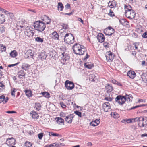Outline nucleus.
<instances>
[{
    "label": "nucleus",
    "mask_w": 147,
    "mask_h": 147,
    "mask_svg": "<svg viewBox=\"0 0 147 147\" xmlns=\"http://www.w3.org/2000/svg\"><path fill=\"white\" fill-rule=\"evenodd\" d=\"M49 136H60V135L59 134L56 133H53L52 132H49Z\"/></svg>",
    "instance_id": "473e14b6"
},
{
    "label": "nucleus",
    "mask_w": 147,
    "mask_h": 147,
    "mask_svg": "<svg viewBox=\"0 0 147 147\" xmlns=\"http://www.w3.org/2000/svg\"><path fill=\"white\" fill-rule=\"evenodd\" d=\"M86 53V56L84 58V59L85 60L88 58L89 56L88 55V53L86 51V52L85 53Z\"/></svg>",
    "instance_id": "e2e57ef3"
},
{
    "label": "nucleus",
    "mask_w": 147,
    "mask_h": 147,
    "mask_svg": "<svg viewBox=\"0 0 147 147\" xmlns=\"http://www.w3.org/2000/svg\"><path fill=\"white\" fill-rule=\"evenodd\" d=\"M26 53L27 54H28L29 55H30L31 57L34 55L33 53H32V51L30 49L28 50Z\"/></svg>",
    "instance_id": "e433bc0d"
},
{
    "label": "nucleus",
    "mask_w": 147,
    "mask_h": 147,
    "mask_svg": "<svg viewBox=\"0 0 147 147\" xmlns=\"http://www.w3.org/2000/svg\"><path fill=\"white\" fill-rule=\"evenodd\" d=\"M124 9L125 11V12L131 11L133 10L132 9L130 5H125Z\"/></svg>",
    "instance_id": "a878e982"
},
{
    "label": "nucleus",
    "mask_w": 147,
    "mask_h": 147,
    "mask_svg": "<svg viewBox=\"0 0 147 147\" xmlns=\"http://www.w3.org/2000/svg\"><path fill=\"white\" fill-rule=\"evenodd\" d=\"M72 49L74 53L77 55H83L86 52V49L84 47L77 43L73 46Z\"/></svg>",
    "instance_id": "f257e3e1"
},
{
    "label": "nucleus",
    "mask_w": 147,
    "mask_h": 147,
    "mask_svg": "<svg viewBox=\"0 0 147 147\" xmlns=\"http://www.w3.org/2000/svg\"><path fill=\"white\" fill-rule=\"evenodd\" d=\"M8 16L11 19H13L14 18V15L13 14L11 13H9Z\"/></svg>",
    "instance_id": "a18cd8bd"
},
{
    "label": "nucleus",
    "mask_w": 147,
    "mask_h": 147,
    "mask_svg": "<svg viewBox=\"0 0 147 147\" xmlns=\"http://www.w3.org/2000/svg\"><path fill=\"white\" fill-rule=\"evenodd\" d=\"M103 107L104 109V111L106 112H108L110 110V107L109 102H105L103 105Z\"/></svg>",
    "instance_id": "ddd939ff"
},
{
    "label": "nucleus",
    "mask_w": 147,
    "mask_h": 147,
    "mask_svg": "<svg viewBox=\"0 0 147 147\" xmlns=\"http://www.w3.org/2000/svg\"><path fill=\"white\" fill-rule=\"evenodd\" d=\"M62 26L63 28L65 29H66L68 28V26L67 24H63Z\"/></svg>",
    "instance_id": "de8ad7c7"
},
{
    "label": "nucleus",
    "mask_w": 147,
    "mask_h": 147,
    "mask_svg": "<svg viewBox=\"0 0 147 147\" xmlns=\"http://www.w3.org/2000/svg\"><path fill=\"white\" fill-rule=\"evenodd\" d=\"M61 55H62L61 57V62L63 61V62H64L69 59V56L65 52L62 53Z\"/></svg>",
    "instance_id": "4468645a"
},
{
    "label": "nucleus",
    "mask_w": 147,
    "mask_h": 147,
    "mask_svg": "<svg viewBox=\"0 0 147 147\" xmlns=\"http://www.w3.org/2000/svg\"><path fill=\"white\" fill-rule=\"evenodd\" d=\"M142 37L144 38H147V31L145 32L142 35Z\"/></svg>",
    "instance_id": "6e6d98bb"
},
{
    "label": "nucleus",
    "mask_w": 147,
    "mask_h": 147,
    "mask_svg": "<svg viewBox=\"0 0 147 147\" xmlns=\"http://www.w3.org/2000/svg\"><path fill=\"white\" fill-rule=\"evenodd\" d=\"M105 88L106 92L107 93L110 92L113 90L112 86L109 84H107L105 86Z\"/></svg>",
    "instance_id": "f3484780"
},
{
    "label": "nucleus",
    "mask_w": 147,
    "mask_h": 147,
    "mask_svg": "<svg viewBox=\"0 0 147 147\" xmlns=\"http://www.w3.org/2000/svg\"><path fill=\"white\" fill-rule=\"evenodd\" d=\"M31 115H32V117L34 119H38V118L39 115L37 113L34 111H32L30 113Z\"/></svg>",
    "instance_id": "412c9836"
},
{
    "label": "nucleus",
    "mask_w": 147,
    "mask_h": 147,
    "mask_svg": "<svg viewBox=\"0 0 147 147\" xmlns=\"http://www.w3.org/2000/svg\"><path fill=\"white\" fill-rule=\"evenodd\" d=\"M17 53L15 50L12 51L10 53V55L12 57H15L17 56Z\"/></svg>",
    "instance_id": "5701e85b"
},
{
    "label": "nucleus",
    "mask_w": 147,
    "mask_h": 147,
    "mask_svg": "<svg viewBox=\"0 0 147 147\" xmlns=\"http://www.w3.org/2000/svg\"><path fill=\"white\" fill-rule=\"evenodd\" d=\"M111 115L112 117L114 118H118L119 117V114L116 112H111Z\"/></svg>",
    "instance_id": "c85d7f7f"
},
{
    "label": "nucleus",
    "mask_w": 147,
    "mask_h": 147,
    "mask_svg": "<svg viewBox=\"0 0 147 147\" xmlns=\"http://www.w3.org/2000/svg\"><path fill=\"white\" fill-rule=\"evenodd\" d=\"M100 119H96L93 120L90 123L91 125L94 127L98 125L100 123Z\"/></svg>",
    "instance_id": "6ab92c4d"
},
{
    "label": "nucleus",
    "mask_w": 147,
    "mask_h": 147,
    "mask_svg": "<svg viewBox=\"0 0 147 147\" xmlns=\"http://www.w3.org/2000/svg\"><path fill=\"white\" fill-rule=\"evenodd\" d=\"M97 38L99 42L102 43L105 40L104 35L101 33H99L97 36Z\"/></svg>",
    "instance_id": "f8f14e48"
},
{
    "label": "nucleus",
    "mask_w": 147,
    "mask_h": 147,
    "mask_svg": "<svg viewBox=\"0 0 147 147\" xmlns=\"http://www.w3.org/2000/svg\"><path fill=\"white\" fill-rule=\"evenodd\" d=\"M33 26L36 30L40 32L43 31L46 27L45 23L40 21H36Z\"/></svg>",
    "instance_id": "f03ea898"
},
{
    "label": "nucleus",
    "mask_w": 147,
    "mask_h": 147,
    "mask_svg": "<svg viewBox=\"0 0 147 147\" xmlns=\"http://www.w3.org/2000/svg\"><path fill=\"white\" fill-rule=\"evenodd\" d=\"M35 107L36 110L39 111L41 108V105L39 103H37L35 104Z\"/></svg>",
    "instance_id": "2f4dec72"
},
{
    "label": "nucleus",
    "mask_w": 147,
    "mask_h": 147,
    "mask_svg": "<svg viewBox=\"0 0 147 147\" xmlns=\"http://www.w3.org/2000/svg\"><path fill=\"white\" fill-rule=\"evenodd\" d=\"M104 100L107 101H112V99L110 97H105Z\"/></svg>",
    "instance_id": "09e8293b"
},
{
    "label": "nucleus",
    "mask_w": 147,
    "mask_h": 147,
    "mask_svg": "<svg viewBox=\"0 0 147 147\" xmlns=\"http://www.w3.org/2000/svg\"><path fill=\"white\" fill-rule=\"evenodd\" d=\"M115 102L120 105H122L124 103L126 100V97L121 95L117 96L115 98Z\"/></svg>",
    "instance_id": "39448f33"
},
{
    "label": "nucleus",
    "mask_w": 147,
    "mask_h": 147,
    "mask_svg": "<svg viewBox=\"0 0 147 147\" xmlns=\"http://www.w3.org/2000/svg\"><path fill=\"white\" fill-rule=\"evenodd\" d=\"M19 64L18 63H17L16 64H11V65H8V67H13L17 65L18 64Z\"/></svg>",
    "instance_id": "680f3d73"
},
{
    "label": "nucleus",
    "mask_w": 147,
    "mask_h": 147,
    "mask_svg": "<svg viewBox=\"0 0 147 147\" xmlns=\"http://www.w3.org/2000/svg\"><path fill=\"white\" fill-rule=\"evenodd\" d=\"M60 115L61 117H66L65 114L63 112H61L60 113Z\"/></svg>",
    "instance_id": "4d7b16f0"
},
{
    "label": "nucleus",
    "mask_w": 147,
    "mask_h": 147,
    "mask_svg": "<svg viewBox=\"0 0 147 147\" xmlns=\"http://www.w3.org/2000/svg\"><path fill=\"white\" fill-rule=\"evenodd\" d=\"M26 32L29 34H30V35L27 34V36H32L34 35V33L32 31H30L29 32Z\"/></svg>",
    "instance_id": "ea45409f"
},
{
    "label": "nucleus",
    "mask_w": 147,
    "mask_h": 147,
    "mask_svg": "<svg viewBox=\"0 0 147 147\" xmlns=\"http://www.w3.org/2000/svg\"><path fill=\"white\" fill-rule=\"evenodd\" d=\"M95 75L94 74H91L90 76L89 79L91 81L92 79L94 78L95 77Z\"/></svg>",
    "instance_id": "bf43d9fd"
},
{
    "label": "nucleus",
    "mask_w": 147,
    "mask_h": 147,
    "mask_svg": "<svg viewBox=\"0 0 147 147\" xmlns=\"http://www.w3.org/2000/svg\"><path fill=\"white\" fill-rule=\"evenodd\" d=\"M116 3L115 1H112L109 6L111 8H114L115 6H116Z\"/></svg>",
    "instance_id": "72a5a7b5"
},
{
    "label": "nucleus",
    "mask_w": 147,
    "mask_h": 147,
    "mask_svg": "<svg viewBox=\"0 0 147 147\" xmlns=\"http://www.w3.org/2000/svg\"><path fill=\"white\" fill-rule=\"evenodd\" d=\"M138 117H136L133 119H131V122H134L135 121H137L138 122Z\"/></svg>",
    "instance_id": "8fccbe9b"
},
{
    "label": "nucleus",
    "mask_w": 147,
    "mask_h": 147,
    "mask_svg": "<svg viewBox=\"0 0 147 147\" xmlns=\"http://www.w3.org/2000/svg\"><path fill=\"white\" fill-rule=\"evenodd\" d=\"M138 125L141 128H145L147 126V120L142 117H138Z\"/></svg>",
    "instance_id": "20e7f679"
},
{
    "label": "nucleus",
    "mask_w": 147,
    "mask_h": 147,
    "mask_svg": "<svg viewBox=\"0 0 147 147\" xmlns=\"http://www.w3.org/2000/svg\"><path fill=\"white\" fill-rule=\"evenodd\" d=\"M70 5L68 3L67 4L65 7V9L66 10L70 9Z\"/></svg>",
    "instance_id": "5fc2aeb1"
},
{
    "label": "nucleus",
    "mask_w": 147,
    "mask_h": 147,
    "mask_svg": "<svg viewBox=\"0 0 147 147\" xmlns=\"http://www.w3.org/2000/svg\"><path fill=\"white\" fill-rule=\"evenodd\" d=\"M35 41L37 42L42 43L43 42V39L40 37H37L36 38Z\"/></svg>",
    "instance_id": "c756f323"
},
{
    "label": "nucleus",
    "mask_w": 147,
    "mask_h": 147,
    "mask_svg": "<svg viewBox=\"0 0 147 147\" xmlns=\"http://www.w3.org/2000/svg\"><path fill=\"white\" fill-rule=\"evenodd\" d=\"M60 104L61 107L63 108H65L66 107V106L62 102H60Z\"/></svg>",
    "instance_id": "864d4df0"
},
{
    "label": "nucleus",
    "mask_w": 147,
    "mask_h": 147,
    "mask_svg": "<svg viewBox=\"0 0 147 147\" xmlns=\"http://www.w3.org/2000/svg\"><path fill=\"white\" fill-rule=\"evenodd\" d=\"M74 117V116L73 114H70L68 116H66L65 119L66 122L68 123H71L72 122Z\"/></svg>",
    "instance_id": "2eb2a0df"
},
{
    "label": "nucleus",
    "mask_w": 147,
    "mask_h": 147,
    "mask_svg": "<svg viewBox=\"0 0 147 147\" xmlns=\"http://www.w3.org/2000/svg\"><path fill=\"white\" fill-rule=\"evenodd\" d=\"M15 89H14V88L13 89V90L11 92V95L12 96H13L14 97H15Z\"/></svg>",
    "instance_id": "13d9d810"
},
{
    "label": "nucleus",
    "mask_w": 147,
    "mask_h": 147,
    "mask_svg": "<svg viewBox=\"0 0 147 147\" xmlns=\"http://www.w3.org/2000/svg\"><path fill=\"white\" fill-rule=\"evenodd\" d=\"M22 66L23 67L22 68L24 70H25V69L24 68V67L28 68L30 66V65H29L28 64L26 63H24Z\"/></svg>",
    "instance_id": "c03bdc74"
},
{
    "label": "nucleus",
    "mask_w": 147,
    "mask_h": 147,
    "mask_svg": "<svg viewBox=\"0 0 147 147\" xmlns=\"http://www.w3.org/2000/svg\"><path fill=\"white\" fill-rule=\"evenodd\" d=\"M6 113H8L11 114V113H16V112L14 111H8L6 112Z\"/></svg>",
    "instance_id": "052dcab7"
},
{
    "label": "nucleus",
    "mask_w": 147,
    "mask_h": 147,
    "mask_svg": "<svg viewBox=\"0 0 147 147\" xmlns=\"http://www.w3.org/2000/svg\"><path fill=\"white\" fill-rule=\"evenodd\" d=\"M52 38L54 40H58L59 35L56 31H54L51 34Z\"/></svg>",
    "instance_id": "a211bd4d"
},
{
    "label": "nucleus",
    "mask_w": 147,
    "mask_h": 147,
    "mask_svg": "<svg viewBox=\"0 0 147 147\" xmlns=\"http://www.w3.org/2000/svg\"><path fill=\"white\" fill-rule=\"evenodd\" d=\"M142 66H144V65H146V62H145V61L143 60V61H142Z\"/></svg>",
    "instance_id": "774afa93"
},
{
    "label": "nucleus",
    "mask_w": 147,
    "mask_h": 147,
    "mask_svg": "<svg viewBox=\"0 0 147 147\" xmlns=\"http://www.w3.org/2000/svg\"><path fill=\"white\" fill-rule=\"evenodd\" d=\"M43 136V133H39L38 135V137L39 139L40 140H41L42 139V137Z\"/></svg>",
    "instance_id": "3c124183"
},
{
    "label": "nucleus",
    "mask_w": 147,
    "mask_h": 147,
    "mask_svg": "<svg viewBox=\"0 0 147 147\" xmlns=\"http://www.w3.org/2000/svg\"><path fill=\"white\" fill-rule=\"evenodd\" d=\"M108 15L111 17H113L115 16L114 12L112 11L111 9H110L109 13Z\"/></svg>",
    "instance_id": "79ce46f5"
},
{
    "label": "nucleus",
    "mask_w": 147,
    "mask_h": 147,
    "mask_svg": "<svg viewBox=\"0 0 147 147\" xmlns=\"http://www.w3.org/2000/svg\"><path fill=\"white\" fill-rule=\"evenodd\" d=\"M41 20L44 23L46 24H49L51 21V19L47 16L44 15L41 17Z\"/></svg>",
    "instance_id": "9d476101"
},
{
    "label": "nucleus",
    "mask_w": 147,
    "mask_h": 147,
    "mask_svg": "<svg viewBox=\"0 0 147 147\" xmlns=\"http://www.w3.org/2000/svg\"><path fill=\"white\" fill-rule=\"evenodd\" d=\"M41 94L44 97L46 98H48L50 95L47 92H42Z\"/></svg>",
    "instance_id": "f704fd0d"
},
{
    "label": "nucleus",
    "mask_w": 147,
    "mask_h": 147,
    "mask_svg": "<svg viewBox=\"0 0 147 147\" xmlns=\"http://www.w3.org/2000/svg\"><path fill=\"white\" fill-rule=\"evenodd\" d=\"M5 96L4 95H1L0 96V103L4 102L5 100Z\"/></svg>",
    "instance_id": "37998d69"
},
{
    "label": "nucleus",
    "mask_w": 147,
    "mask_h": 147,
    "mask_svg": "<svg viewBox=\"0 0 147 147\" xmlns=\"http://www.w3.org/2000/svg\"><path fill=\"white\" fill-rule=\"evenodd\" d=\"M18 75L19 78L20 79H23V77L25 78V73L22 70L19 71L18 73Z\"/></svg>",
    "instance_id": "aec40b11"
},
{
    "label": "nucleus",
    "mask_w": 147,
    "mask_h": 147,
    "mask_svg": "<svg viewBox=\"0 0 147 147\" xmlns=\"http://www.w3.org/2000/svg\"><path fill=\"white\" fill-rule=\"evenodd\" d=\"M58 122L60 123H64V121L61 118L58 117Z\"/></svg>",
    "instance_id": "49530a36"
},
{
    "label": "nucleus",
    "mask_w": 147,
    "mask_h": 147,
    "mask_svg": "<svg viewBox=\"0 0 147 147\" xmlns=\"http://www.w3.org/2000/svg\"><path fill=\"white\" fill-rule=\"evenodd\" d=\"M26 96L28 97L32 96V92L31 91L29 90H25L24 91Z\"/></svg>",
    "instance_id": "b1692460"
},
{
    "label": "nucleus",
    "mask_w": 147,
    "mask_h": 147,
    "mask_svg": "<svg viewBox=\"0 0 147 147\" xmlns=\"http://www.w3.org/2000/svg\"><path fill=\"white\" fill-rule=\"evenodd\" d=\"M5 21V16L2 14H0V23L2 24Z\"/></svg>",
    "instance_id": "393cba45"
},
{
    "label": "nucleus",
    "mask_w": 147,
    "mask_h": 147,
    "mask_svg": "<svg viewBox=\"0 0 147 147\" xmlns=\"http://www.w3.org/2000/svg\"><path fill=\"white\" fill-rule=\"evenodd\" d=\"M15 139L12 137L11 138H9L7 139L6 144L9 146H11L15 144Z\"/></svg>",
    "instance_id": "9b49d317"
},
{
    "label": "nucleus",
    "mask_w": 147,
    "mask_h": 147,
    "mask_svg": "<svg viewBox=\"0 0 147 147\" xmlns=\"http://www.w3.org/2000/svg\"><path fill=\"white\" fill-rule=\"evenodd\" d=\"M92 64H89L88 63H85L84 64V66L86 68L91 69L92 67Z\"/></svg>",
    "instance_id": "7c9ffc66"
},
{
    "label": "nucleus",
    "mask_w": 147,
    "mask_h": 147,
    "mask_svg": "<svg viewBox=\"0 0 147 147\" xmlns=\"http://www.w3.org/2000/svg\"><path fill=\"white\" fill-rule=\"evenodd\" d=\"M5 28L4 26L2 25L0 26V30L1 33L4 32L5 30Z\"/></svg>",
    "instance_id": "58836bf2"
},
{
    "label": "nucleus",
    "mask_w": 147,
    "mask_h": 147,
    "mask_svg": "<svg viewBox=\"0 0 147 147\" xmlns=\"http://www.w3.org/2000/svg\"><path fill=\"white\" fill-rule=\"evenodd\" d=\"M125 13L126 16L130 19L134 18L136 15V13L133 10L125 12Z\"/></svg>",
    "instance_id": "423d86ee"
},
{
    "label": "nucleus",
    "mask_w": 147,
    "mask_h": 147,
    "mask_svg": "<svg viewBox=\"0 0 147 147\" xmlns=\"http://www.w3.org/2000/svg\"><path fill=\"white\" fill-rule=\"evenodd\" d=\"M104 32L106 35L110 36L114 33L115 30L112 27L109 26L104 30Z\"/></svg>",
    "instance_id": "1a4fd4ad"
},
{
    "label": "nucleus",
    "mask_w": 147,
    "mask_h": 147,
    "mask_svg": "<svg viewBox=\"0 0 147 147\" xmlns=\"http://www.w3.org/2000/svg\"><path fill=\"white\" fill-rule=\"evenodd\" d=\"M142 79H144V81H146L147 82V74H144L142 76Z\"/></svg>",
    "instance_id": "4c0bfd02"
},
{
    "label": "nucleus",
    "mask_w": 147,
    "mask_h": 147,
    "mask_svg": "<svg viewBox=\"0 0 147 147\" xmlns=\"http://www.w3.org/2000/svg\"><path fill=\"white\" fill-rule=\"evenodd\" d=\"M6 50V47L5 46H3V44L0 45V52H2L5 51Z\"/></svg>",
    "instance_id": "cd10ccee"
},
{
    "label": "nucleus",
    "mask_w": 147,
    "mask_h": 147,
    "mask_svg": "<svg viewBox=\"0 0 147 147\" xmlns=\"http://www.w3.org/2000/svg\"><path fill=\"white\" fill-rule=\"evenodd\" d=\"M98 80L97 78L95 76V77L92 79V80H91V81L92 82H96Z\"/></svg>",
    "instance_id": "0e129e2a"
},
{
    "label": "nucleus",
    "mask_w": 147,
    "mask_h": 147,
    "mask_svg": "<svg viewBox=\"0 0 147 147\" xmlns=\"http://www.w3.org/2000/svg\"><path fill=\"white\" fill-rule=\"evenodd\" d=\"M127 75L131 78L133 79L136 77V74L134 71L130 70L127 73Z\"/></svg>",
    "instance_id": "dca6fc26"
},
{
    "label": "nucleus",
    "mask_w": 147,
    "mask_h": 147,
    "mask_svg": "<svg viewBox=\"0 0 147 147\" xmlns=\"http://www.w3.org/2000/svg\"><path fill=\"white\" fill-rule=\"evenodd\" d=\"M62 145L63 146H64L63 144L60 143L59 144H57L56 143H53L52 144L48 145L49 147H58L60 146V145Z\"/></svg>",
    "instance_id": "4be33fe9"
},
{
    "label": "nucleus",
    "mask_w": 147,
    "mask_h": 147,
    "mask_svg": "<svg viewBox=\"0 0 147 147\" xmlns=\"http://www.w3.org/2000/svg\"><path fill=\"white\" fill-rule=\"evenodd\" d=\"M139 107V106H138V105H137V106H134L132 107L131 108L129 109V110H132V109H134L135 108H138Z\"/></svg>",
    "instance_id": "69168bd1"
},
{
    "label": "nucleus",
    "mask_w": 147,
    "mask_h": 147,
    "mask_svg": "<svg viewBox=\"0 0 147 147\" xmlns=\"http://www.w3.org/2000/svg\"><path fill=\"white\" fill-rule=\"evenodd\" d=\"M114 55L110 51H108L106 53L105 57L108 61L111 62L114 58Z\"/></svg>",
    "instance_id": "6e6552de"
},
{
    "label": "nucleus",
    "mask_w": 147,
    "mask_h": 147,
    "mask_svg": "<svg viewBox=\"0 0 147 147\" xmlns=\"http://www.w3.org/2000/svg\"><path fill=\"white\" fill-rule=\"evenodd\" d=\"M8 97H6L5 98V100L4 101L3 103H5L6 102H7L8 100Z\"/></svg>",
    "instance_id": "338daca9"
},
{
    "label": "nucleus",
    "mask_w": 147,
    "mask_h": 147,
    "mask_svg": "<svg viewBox=\"0 0 147 147\" xmlns=\"http://www.w3.org/2000/svg\"><path fill=\"white\" fill-rule=\"evenodd\" d=\"M65 86L69 90H72L74 87V85L73 82L66 80L65 82Z\"/></svg>",
    "instance_id": "0eeeda50"
},
{
    "label": "nucleus",
    "mask_w": 147,
    "mask_h": 147,
    "mask_svg": "<svg viewBox=\"0 0 147 147\" xmlns=\"http://www.w3.org/2000/svg\"><path fill=\"white\" fill-rule=\"evenodd\" d=\"M74 113L80 117H82V113L80 112L76 111L74 112Z\"/></svg>",
    "instance_id": "a19ab883"
},
{
    "label": "nucleus",
    "mask_w": 147,
    "mask_h": 147,
    "mask_svg": "<svg viewBox=\"0 0 147 147\" xmlns=\"http://www.w3.org/2000/svg\"><path fill=\"white\" fill-rule=\"evenodd\" d=\"M25 145L26 147H31L32 144L30 142H26L25 143Z\"/></svg>",
    "instance_id": "c9c22d12"
},
{
    "label": "nucleus",
    "mask_w": 147,
    "mask_h": 147,
    "mask_svg": "<svg viewBox=\"0 0 147 147\" xmlns=\"http://www.w3.org/2000/svg\"><path fill=\"white\" fill-rule=\"evenodd\" d=\"M64 40L65 42L69 44H73L74 42V38L71 33H67L64 36Z\"/></svg>",
    "instance_id": "7ed1b4c3"
},
{
    "label": "nucleus",
    "mask_w": 147,
    "mask_h": 147,
    "mask_svg": "<svg viewBox=\"0 0 147 147\" xmlns=\"http://www.w3.org/2000/svg\"><path fill=\"white\" fill-rule=\"evenodd\" d=\"M63 8L64 7L61 3L59 2L58 3V8L59 10L62 11Z\"/></svg>",
    "instance_id": "bb28decb"
},
{
    "label": "nucleus",
    "mask_w": 147,
    "mask_h": 147,
    "mask_svg": "<svg viewBox=\"0 0 147 147\" xmlns=\"http://www.w3.org/2000/svg\"><path fill=\"white\" fill-rule=\"evenodd\" d=\"M41 58L43 59H45L47 57V55H45V54L42 53L41 55Z\"/></svg>",
    "instance_id": "603ef678"
}]
</instances>
